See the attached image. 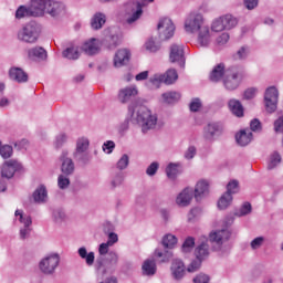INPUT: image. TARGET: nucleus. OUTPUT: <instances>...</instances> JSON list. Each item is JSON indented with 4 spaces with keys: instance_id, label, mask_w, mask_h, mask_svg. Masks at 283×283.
<instances>
[{
    "instance_id": "29",
    "label": "nucleus",
    "mask_w": 283,
    "mask_h": 283,
    "mask_svg": "<svg viewBox=\"0 0 283 283\" xmlns=\"http://www.w3.org/2000/svg\"><path fill=\"white\" fill-rule=\"evenodd\" d=\"M28 56L31 61H45L48 52L41 46H34L28 50Z\"/></svg>"
},
{
    "instance_id": "51",
    "label": "nucleus",
    "mask_w": 283,
    "mask_h": 283,
    "mask_svg": "<svg viewBox=\"0 0 283 283\" xmlns=\"http://www.w3.org/2000/svg\"><path fill=\"white\" fill-rule=\"evenodd\" d=\"M193 247H196V239H193V237H188L181 247V251L182 253H191Z\"/></svg>"
},
{
    "instance_id": "7",
    "label": "nucleus",
    "mask_w": 283,
    "mask_h": 283,
    "mask_svg": "<svg viewBox=\"0 0 283 283\" xmlns=\"http://www.w3.org/2000/svg\"><path fill=\"white\" fill-rule=\"evenodd\" d=\"M15 223L20 224V238L21 240H25V238L30 237L32 232V217L30 214H25L23 210H15L14 212Z\"/></svg>"
},
{
    "instance_id": "3",
    "label": "nucleus",
    "mask_w": 283,
    "mask_h": 283,
    "mask_svg": "<svg viewBox=\"0 0 283 283\" xmlns=\"http://www.w3.org/2000/svg\"><path fill=\"white\" fill-rule=\"evenodd\" d=\"M205 25V15L200 11L189 12L184 21V30L187 34H196Z\"/></svg>"
},
{
    "instance_id": "37",
    "label": "nucleus",
    "mask_w": 283,
    "mask_h": 283,
    "mask_svg": "<svg viewBox=\"0 0 283 283\" xmlns=\"http://www.w3.org/2000/svg\"><path fill=\"white\" fill-rule=\"evenodd\" d=\"M62 56H64V59H69V61H76L81 56V51H78V46L72 45L62 52Z\"/></svg>"
},
{
    "instance_id": "40",
    "label": "nucleus",
    "mask_w": 283,
    "mask_h": 283,
    "mask_svg": "<svg viewBox=\"0 0 283 283\" xmlns=\"http://www.w3.org/2000/svg\"><path fill=\"white\" fill-rule=\"evenodd\" d=\"M161 98L167 105H174V103L180 101V93L175 91L166 92L161 95Z\"/></svg>"
},
{
    "instance_id": "20",
    "label": "nucleus",
    "mask_w": 283,
    "mask_h": 283,
    "mask_svg": "<svg viewBox=\"0 0 283 283\" xmlns=\"http://www.w3.org/2000/svg\"><path fill=\"white\" fill-rule=\"evenodd\" d=\"M191 200H193V189L185 188L177 195L176 205L181 208L189 207V205H191Z\"/></svg>"
},
{
    "instance_id": "10",
    "label": "nucleus",
    "mask_w": 283,
    "mask_h": 283,
    "mask_svg": "<svg viewBox=\"0 0 283 283\" xmlns=\"http://www.w3.org/2000/svg\"><path fill=\"white\" fill-rule=\"evenodd\" d=\"M154 1L156 0H138L135 8L134 6H128L132 14L126 19V23L129 25H132V23H136V21L143 17V9L150 6V3H154Z\"/></svg>"
},
{
    "instance_id": "13",
    "label": "nucleus",
    "mask_w": 283,
    "mask_h": 283,
    "mask_svg": "<svg viewBox=\"0 0 283 283\" xmlns=\"http://www.w3.org/2000/svg\"><path fill=\"white\" fill-rule=\"evenodd\" d=\"M137 94H138V86L132 84L118 91L117 101L123 105H126V103H129L133 98H136Z\"/></svg>"
},
{
    "instance_id": "47",
    "label": "nucleus",
    "mask_w": 283,
    "mask_h": 283,
    "mask_svg": "<svg viewBox=\"0 0 283 283\" xmlns=\"http://www.w3.org/2000/svg\"><path fill=\"white\" fill-rule=\"evenodd\" d=\"M144 48L146 52L154 54L158 52V50H160V44L156 43V40H154V38H150L145 42Z\"/></svg>"
},
{
    "instance_id": "64",
    "label": "nucleus",
    "mask_w": 283,
    "mask_h": 283,
    "mask_svg": "<svg viewBox=\"0 0 283 283\" xmlns=\"http://www.w3.org/2000/svg\"><path fill=\"white\" fill-rule=\"evenodd\" d=\"M274 132L276 134L283 133V115L280 116L276 120H274Z\"/></svg>"
},
{
    "instance_id": "11",
    "label": "nucleus",
    "mask_w": 283,
    "mask_h": 283,
    "mask_svg": "<svg viewBox=\"0 0 283 283\" xmlns=\"http://www.w3.org/2000/svg\"><path fill=\"white\" fill-rule=\"evenodd\" d=\"M21 169H23V165L20 164L19 160L9 159L2 165L1 176L2 178L10 180V178H14V174H17V171H21Z\"/></svg>"
},
{
    "instance_id": "61",
    "label": "nucleus",
    "mask_w": 283,
    "mask_h": 283,
    "mask_svg": "<svg viewBox=\"0 0 283 283\" xmlns=\"http://www.w3.org/2000/svg\"><path fill=\"white\" fill-rule=\"evenodd\" d=\"M158 169H160V164L158 161H153L146 169L147 176H156L158 172Z\"/></svg>"
},
{
    "instance_id": "55",
    "label": "nucleus",
    "mask_w": 283,
    "mask_h": 283,
    "mask_svg": "<svg viewBox=\"0 0 283 283\" xmlns=\"http://www.w3.org/2000/svg\"><path fill=\"white\" fill-rule=\"evenodd\" d=\"M70 139V137L67 136V134L65 133H60L55 136V142L54 145L55 147H63V145H65V143H67V140Z\"/></svg>"
},
{
    "instance_id": "19",
    "label": "nucleus",
    "mask_w": 283,
    "mask_h": 283,
    "mask_svg": "<svg viewBox=\"0 0 283 283\" xmlns=\"http://www.w3.org/2000/svg\"><path fill=\"white\" fill-rule=\"evenodd\" d=\"M60 160L62 163L61 165L62 174H64V176H72L74 174V160L70 158V153L64 150L60 156Z\"/></svg>"
},
{
    "instance_id": "59",
    "label": "nucleus",
    "mask_w": 283,
    "mask_h": 283,
    "mask_svg": "<svg viewBox=\"0 0 283 283\" xmlns=\"http://www.w3.org/2000/svg\"><path fill=\"white\" fill-rule=\"evenodd\" d=\"M250 52L251 50L249 46H241L235 54V59H239V61H244V59L249 56Z\"/></svg>"
},
{
    "instance_id": "41",
    "label": "nucleus",
    "mask_w": 283,
    "mask_h": 283,
    "mask_svg": "<svg viewBox=\"0 0 283 283\" xmlns=\"http://www.w3.org/2000/svg\"><path fill=\"white\" fill-rule=\"evenodd\" d=\"M25 17H34L32 7L20 6L15 11V19H25Z\"/></svg>"
},
{
    "instance_id": "60",
    "label": "nucleus",
    "mask_w": 283,
    "mask_h": 283,
    "mask_svg": "<svg viewBox=\"0 0 283 283\" xmlns=\"http://www.w3.org/2000/svg\"><path fill=\"white\" fill-rule=\"evenodd\" d=\"M57 187L60 189H67L70 187V178L65 175H60L57 177Z\"/></svg>"
},
{
    "instance_id": "57",
    "label": "nucleus",
    "mask_w": 283,
    "mask_h": 283,
    "mask_svg": "<svg viewBox=\"0 0 283 283\" xmlns=\"http://www.w3.org/2000/svg\"><path fill=\"white\" fill-rule=\"evenodd\" d=\"M102 149L104 154H113L114 149H116V143H114V140H106L102 145Z\"/></svg>"
},
{
    "instance_id": "12",
    "label": "nucleus",
    "mask_w": 283,
    "mask_h": 283,
    "mask_svg": "<svg viewBox=\"0 0 283 283\" xmlns=\"http://www.w3.org/2000/svg\"><path fill=\"white\" fill-rule=\"evenodd\" d=\"M240 72L238 71V69L232 67L229 71H227L226 76L223 78V85L226 90H238V87L240 86Z\"/></svg>"
},
{
    "instance_id": "39",
    "label": "nucleus",
    "mask_w": 283,
    "mask_h": 283,
    "mask_svg": "<svg viewBox=\"0 0 283 283\" xmlns=\"http://www.w3.org/2000/svg\"><path fill=\"white\" fill-rule=\"evenodd\" d=\"M182 165L180 163H170L167 167H166V175L170 180H175L176 176H178V174H180V169H181Z\"/></svg>"
},
{
    "instance_id": "36",
    "label": "nucleus",
    "mask_w": 283,
    "mask_h": 283,
    "mask_svg": "<svg viewBox=\"0 0 283 283\" xmlns=\"http://www.w3.org/2000/svg\"><path fill=\"white\" fill-rule=\"evenodd\" d=\"M220 19L224 30H233L238 25V18L231 13L220 15Z\"/></svg>"
},
{
    "instance_id": "33",
    "label": "nucleus",
    "mask_w": 283,
    "mask_h": 283,
    "mask_svg": "<svg viewBox=\"0 0 283 283\" xmlns=\"http://www.w3.org/2000/svg\"><path fill=\"white\" fill-rule=\"evenodd\" d=\"M235 140L241 147H247V145L253 140V133L249 129H243L235 135Z\"/></svg>"
},
{
    "instance_id": "24",
    "label": "nucleus",
    "mask_w": 283,
    "mask_h": 283,
    "mask_svg": "<svg viewBox=\"0 0 283 283\" xmlns=\"http://www.w3.org/2000/svg\"><path fill=\"white\" fill-rule=\"evenodd\" d=\"M156 271H158V268L156 265V259L154 258L146 259L142 265L143 275H146L147 277H151L156 275Z\"/></svg>"
},
{
    "instance_id": "45",
    "label": "nucleus",
    "mask_w": 283,
    "mask_h": 283,
    "mask_svg": "<svg viewBox=\"0 0 283 283\" xmlns=\"http://www.w3.org/2000/svg\"><path fill=\"white\" fill-rule=\"evenodd\" d=\"M252 210L253 208L251 207V203L245 201L239 209L234 211V216H237V218H242L244 216H249V213H251Z\"/></svg>"
},
{
    "instance_id": "58",
    "label": "nucleus",
    "mask_w": 283,
    "mask_h": 283,
    "mask_svg": "<svg viewBox=\"0 0 283 283\" xmlns=\"http://www.w3.org/2000/svg\"><path fill=\"white\" fill-rule=\"evenodd\" d=\"M118 260H119L118 252L116 251L108 252L107 262L109 266H116L118 264Z\"/></svg>"
},
{
    "instance_id": "49",
    "label": "nucleus",
    "mask_w": 283,
    "mask_h": 283,
    "mask_svg": "<svg viewBox=\"0 0 283 283\" xmlns=\"http://www.w3.org/2000/svg\"><path fill=\"white\" fill-rule=\"evenodd\" d=\"M129 167V155L124 154L116 163V169L118 171H125Z\"/></svg>"
},
{
    "instance_id": "46",
    "label": "nucleus",
    "mask_w": 283,
    "mask_h": 283,
    "mask_svg": "<svg viewBox=\"0 0 283 283\" xmlns=\"http://www.w3.org/2000/svg\"><path fill=\"white\" fill-rule=\"evenodd\" d=\"M233 201V196H231L230 193L226 192L221 196V198L218 201V208L221 210L227 209L231 202Z\"/></svg>"
},
{
    "instance_id": "34",
    "label": "nucleus",
    "mask_w": 283,
    "mask_h": 283,
    "mask_svg": "<svg viewBox=\"0 0 283 283\" xmlns=\"http://www.w3.org/2000/svg\"><path fill=\"white\" fill-rule=\"evenodd\" d=\"M32 198L34 200V202H36L38 205H43V202L48 201V189L45 188V186L41 185L40 187H38L33 195Z\"/></svg>"
},
{
    "instance_id": "54",
    "label": "nucleus",
    "mask_w": 283,
    "mask_h": 283,
    "mask_svg": "<svg viewBox=\"0 0 283 283\" xmlns=\"http://www.w3.org/2000/svg\"><path fill=\"white\" fill-rule=\"evenodd\" d=\"M52 217H53V220L57 223L64 222L66 218L65 210L57 208L53 210Z\"/></svg>"
},
{
    "instance_id": "21",
    "label": "nucleus",
    "mask_w": 283,
    "mask_h": 283,
    "mask_svg": "<svg viewBox=\"0 0 283 283\" xmlns=\"http://www.w3.org/2000/svg\"><path fill=\"white\" fill-rule=\"evenodd\" d=\"M151 258H154L155 261L157 260L160 264H165V262H169V260L174 258V252L167 248H157Z\"/></svg>"
},
{
    "instance_id": "44",
    "label": "nucleus",
    "mask_w": 283,
    "mask_h": 283,
    "mask_svg": "<svg viewBox=\"0 0 283 283\" xmlns=\"http://www.w3.org/2000/svg\"><path fill=\"white\" fill-rule=\"evenodd\" d=\"M164 75V83L166 85H172V83H176L178 81V72L176 70L170 69L168 70Z\"/></svg>"
},
{
    "instance_id": "62",
    "label": "nucleus",
    "mask_w": 283,
    "mask_h": 283,
    "mask_svg": "<svg viewBox=\"0 0 283 283\" xmlns=\"http://www.w3.org/2000/svg\"><path fill=\"white\" fill-rule=\"evenodd\" d=\"M229 39H231V35H229L228 32L221 33L217 38V45H219L220 48H222L223 45H227V43H229Z\"/></svg>"
},
{
    "instance_id": "50",
    "label": "nucleus",
    "mask_w": 283,
    "mask_h": 283,
    "mask_svg": "<svg viewBox=\"0 0 283 283\" xmlns=\"http://www.w3.org/2000/svg\"><path fill=\"white\" fill-rule=\"evenodd\" d=\"M281 163H282V156L280 155V153L274 151L270 156V161L268 164V169H275V167H277V165H280Z\"/></svg>"
},
{
    "instance_id": "15",
    "label": "nucleus",
    "mask_w": 283,
    "mask_h": 283,
    "mask_svg": "<svg viewBox=\"0 0 283 283\" xmlns=\"http://www.w3.org/2000/svg\"><path fill=\"white\" fill-rule=\"evenodd\" d=\"M50 17H61L65 14V4L56 0H48L45 11Z\"/></svg>"
},
{
    "instance_id": "14",
    "label": "nucleus",
    "mask_w": 283,
    "mask_h": 283,
    "mask_svg": "<svg viewBox=\"0 0 283 283\" xmlns=\"http://www.w3.org/2000/svg\"><path fill=\"white\" fill-rule=\"evenodd\" d=\"M170 61L171 63H178L180 67H185V45L172 44L170 46Z\"/></svg>"
},
{
    "instance_id": "56",
    "label": "nucleus",
    "mask_w": 283,
    "mask_h": 283,
    "mask_svg": "<svg viewBox=\"0 0 283 283\" xmlns=\"http://www.w3.org/2000/svg\"><path fill=\"white\" fill-rule=\"evenodd\" d=\"M238 191H240V186L238 184V180H231L227 185V192L226 193H230V196H233V193H238Z\"/></svg>"
},
{
    "instance_id": "6",
    "label": "nucleus",
    "mask_w": 283,
    "mask_h": 283,
    "mask_svg": "<svg viewBox=\"0 0 283 283\" xmlns=\"http://www.w3.org/2000/svg\"><path fill=\"white\" fill-rule=\"evenodd\" d=\"M59 264H61V255L59 253H51L40 261L39 269L44 275H54Z\"/></svg>"
},
{
    "instance_id": "16",
    "label": "nucleus",
    "mask_w": 283,
    "mask_h": 283,
    "mask_svg": "<svg viewBox=\"0 0 283 283\" xmlns=\"http://www.w3.org/2000/svg\"><path fill=\"white\" fill-rule=\"evenodd\" d=\"M80 50L84 52V54H87V56H94V54L101 52V44L98 43V40L91 38L83 42Z\"/></svg>"
},
{
    "instance_id": "2",
    "label": "nucleus",
    "mask_w": 283,
    "mask_h": 283,
    "mask_svg": "<svg viewBox=\"0 0 283 283\" xmlns=\"http://www.w3.org/2000/svg\"><path fill=\"white\" fill-rule=\"evenodd\" d=\"M73 158L76 163H81V165H88V163H92V154H90V137L80 136L76 138Z\"/></svg>"
},
{
    "instance_id": "30",
    "label": "nucleus",
    "mask_w": 283,
    "mask_h": 283,
    "mask_svg": "<svg viewBox=\"0 0 283 283\" xmlns=\"http://www.w3.org/2000/svg\"><path fill=\"white\" fill-rule=\"evenodd\" d=\"M77 255L81 260H84L86 266H94V262L96 260V254L94 252H87V248L81 247L77 250Z\"/></svg>"
},
{
    "instance_id": "27",
    "label": "nucleus",
    "mask_w": 283,
    "mask_h": 283,
    "mask_svg": "<svg viewBox=\"0 0 283 283\" xmlns=\"http://www.w3.org/2000/svg\"><path fill=\"white\" fill-rule=\"evenodd\" d=\"M220 134H222V125L220 123H210L205 128V136L208 140H213Z\"/></svg>"
},
{
    "instance_id": "1",
    "label": "nucleus",
    "mask_w": 283,
    "mask_h": 283,
    "mask_svg": "<svg viewBox=\"0 0 283 283\" xmlns=\"http://www.w3.org/2000/svg\"><path fill=\"white\" fill-rule=\"evenodd\" d=\"M130 120L136 125H140L142 132L147 134L149 129H156L158 125V115L153 114L145 105H130L128 107Z\"/></svg>"
},
{
    "instance_id": "18",
    "label": "nucleus",
    "mask_w": 283,
    "mask_h": 283,
    "mask_svg": "<svg viewBox=\"0 0 283 283\" xmlns=\"http://www.w3.org/2000/svg\"><path fill=\"white\" fill-rule=\"evenodd\" d=\"M129 59H132V52L129 49H119L113 59L114 67H124L129 63Z\"/></svg>"
},
{
    "instance_id": "4",
    "label": "nucleus",
    "mask_w": 283,
    "mask_h": 283,
    "mask_svg": "<svg viewBox=\"0 0 283 283\" xmlns=\"http://www.w3.org/2000/svg\"><path fill=\"white\" fill-rule=\"evenodd\" d=\"M40 34L41 25H39V23L35 21H31L18 32V39L24 43H36V41H39Z\"/></svg>"
},
{
    "instance_id": "17",
    "label": "nucleus",
    "mask_w": 283,
    "mask_h": 283,
    "mask_svg": "<svg viewBox=\"0 0 283 283\" xmlns=\"http://www.w3.org/2000/svg\"><path fill=\"white\" fill-rule=\"evenodd\" d=\"M197 43L200 48H209L211 45V28L209 25L206 24L197 31Z\"/></svg>"
},
{
    "instance_id": "38",
    "label": "nucleus",
    "mask_w": 283,
    "mask_h": 283,
    "mask_svg": "<svg viewBox=\"0 0 283 283\" xmlns=\"http://www.w3.org/2000/svg\"><path fill=\"white\" fill-rule=\"evenodd\" d=\"M125 182V172L115 171L111 176V189H116Z\"/></svg>"
},
{
    "instance_id": "25",
    "label": "nucleus",
    "mask_w": 283,
    "mask_h": 283,
    "mask_svg": "<svg viewBox=\"0 0 283 283\" xmlns=\"http://www.w3.org/2000/svg\"><path fill=\"white\" fill-rule=\"evenodd\" d=\"M228 108L233 116H237V118H242L244 116V106H242V102H240V99H229Z\"/></svg>"
},
{
    "instance_id": "43",
    "label": "nucleus",
    "mask_w": 283,
    "mask_h": 283,
    "mask_svg": "<svg viewBox=\"0 0 283 283\" xmlns=\"http://www.w3.org/2000/svg\"><path fill=\"white\" fill-rule=\"evenodd\" d=\"M109 49L118 48L120 45V41H123V34L120 31H117L116 29H112V34L109 36Z\"/></svg>"
},
{
    "instance_id": "5",
    "label": "nucleus",
    "mask_w": 283,
    "mask_h": 283,
    "mask_svg": "<svg viewBox=\"0 0 283 283\" xmlns=\"http://www.w3.org/2000/svg\"><path fill=\"white\" fill-rule=\"evenodd\" d=\"M210 242H212L214 251H219L221 255H226L229 251V248H223V244L231 238V231L229 229L223 228L221 230H217L210 233L209 235Z\"/></svg>"
},
{
    "instance_id": "35",
    "label": "nucleus",
    "mask_w": 283,
    "mask_h": 283,
    "mask_svg": "<svg viewBox=\"0 0 283 283\" xmlns=\"http://www.w3.org/2000/svg\"><path fill=\"white\" fill-rule=\"evenodd\" d=\"M107 17L103 12H96L91 19L92 30H101L104 23H106Z\"/></svg>"
},
{
    "instance_id": "22",
    "label": "nucleus",
    "mask_w": 283,
    "mask_h": 283,
    "mask_svg": "<svg viewBox=\"0 0 283 283\" xmlns=\"http://www.w3.org/2000/svg\"><path fill=\"white\" fill-rule=\"evenodd\" d=\"M171 275L175 280H182L185 277V263L180 259H176L171 263Z\"/></svg>"
},
{
    "instance_id": "8",
    "label": "nucleus",
    "mask_w": 283,
    "mask_h": 283,
    "mask_svg": "<svg viewBox=\"0 0 283 283\" xmlns=\"http://www.w3.org/2000/svg\"><path fill=\"white\" fill-rule=\"evenodd\" d=\"M280 101V91L275 86H270L264 93L265 109L269 114H273L277 109V103Z\"/></svg>"
},
{
    "instance_id": "23",
    "label": "nucleus",
    "mask_w": 283,
    "mask_h": 283,
    "mask_svg": "<svg viewBox=\"0 0 283 283\" xmlns=\"http://www.w3.org/2000/svg\"><path fill=\"white\" fill-rule=\"evenodd\" d=\"M9 77L15 83H28V73L21 67L13 66L9 70Z\"/></svg>"
},
{
    "instance_id": "26",
    "label": "nucleus",
    "mask_w": 283,
    "mask_h": 283,
    "mask_svg": "<svg viewBox=\"0 0 283 283\" xmlns=\"http://www.w3.org/2000/svg\"><path fill=\"white\" fill-rule=\"evenodd\" d=\"M205 196H209V180L201 179L195 187V198L196 200H200L205 198Z\"/></svg>"
},
{
    "instance_id": "31",
    "label": "nucleus",
    "mask_w": 283,
    "mask_h": 283,
    "mask_svg": "<svg viewBox=\"0 0 283 283\" xmlns=\"http://www.w3.org/2000/svg\"><path fill=\"white\" fill-rule=\"evenodd\" d=\"M222 78H224V65L220 63L212 67L209 74V80L211 83H220Z\"/></svg>"
},
{
    "instance_id": "32",
    "label": "nucleus",
    "mask_w": 283,
    "mask_h": 283,
    "mask_svg": "<svg viewBox=\"0 0 283 283\" xmlns=\"http://www.w3.org/2000/svg\"><path fill=\"white\" fill-rule=\"evenodd\" d=\"M48 0H31V9H33L34 17H43L45 14V7Z\"/></svg>"
},
{
    "instance_id": "48",
    "label": "nucleus",
    "mask_w": 283,
    "mask_h": 283,
    "mask_svg": "<svg viewBox=\"0 0 283 283\" xmlns=\"http://www.w3.org/2000/svg\"><path fill=\"white\" fill-rule=\"evenodd\" d=\"M201 216H202V209L200 207H195L189 210L187 214V221L196 222V220H198V218H200Z\"/></svg>"
},
{
    "instance_id": "52",
    "label": "nucleus",
    "mask_w": 283,
    "mask_h": 283,
    "mask_svg": "<svg viewBox=\"0 0 283 283\" xmlns=\"http://www.w3.org/2000/svg\"><path fill=\"white\" fill-rule=\"evenodd\" d=\"M160 83H165V75L160 73H156L149 78V82L147 83L148 87L149 85H153V87H158Z\"/></svg>"
},
{
    "instance_id": "53",
    "label": "nucleus",
    "mask_w": 283,
    "mask_h": 283,
    "mask_svg": "<svg viewBox=\"0 0 283 283\" xmlns=\"http://www.w3.org/2000/svg\"><path fill=\"white\" fill-rule=\"evenodd\" d=\"M210 30L211 32H224V25L220 17L212 20Z\"/></svg>"
},
{
    "instance_id": "9",
    "label": "nucleus",
    "mask_w": 283,
    "mask_h": 283,
    "mask_svg": "<svg viewBox=\"0 0 283 283\" xmlns=\"http://www.w3.org/2000/svg\"><path fill=\"white\" fill-rule=\"evenodd\" d=\"M157 30L161 41H168V39L174 36V33L176 32V25H174V21H171V19L163 18L158 22Z\"/></svg>"
},
{
    "instance_id": "42",
    "label": "nucleus",
    "mask_w": 283,
    "mask_h": 283,
    "mask_svg": "<svg viewBox=\"0 0 283 283\" xmlns=\"http://www.w3.org/2000/svg\"><path fill=\"white\" fill-rule=\"evenodd\" d=\"M161 244L164 249H168L171 251V249H174V247L178 244V238H176V235L174 234H166L161 240Z\"/></svg>"
},
{
    "instance_id": "63",
    "label": "nucleus",
    "mask_w": 283,
    "mask_h": 283,
    "mask_svg": "<svg viewBox=\"0 0 283 283\" xmlns=\"http://www.w3.org/2000/svg\"><path fill=\"white\" fill-rule=\"evenodd\" d=\"M12 154H13V149H12V146H10V145H4L0 149V156H2L4 159L11 158Z\"/></svg>"
},
{
    "instance_id": "28",
    "label": "nucleus",
    "mask_w": 283,
    "mask_h": 283,
    "mask_svg": "<svg viewBox=\"0 0 283 283\" xmlns=\"http://www.w3.org/2000/svg\"><path fill=\"white\" fill-rule=\"evenodd\" d=\"M195 256L196 260H199L200 262H205V260L209 258V244H207V238H205L203 241L195 249Z\"/></svg>"
}]
</instances>
